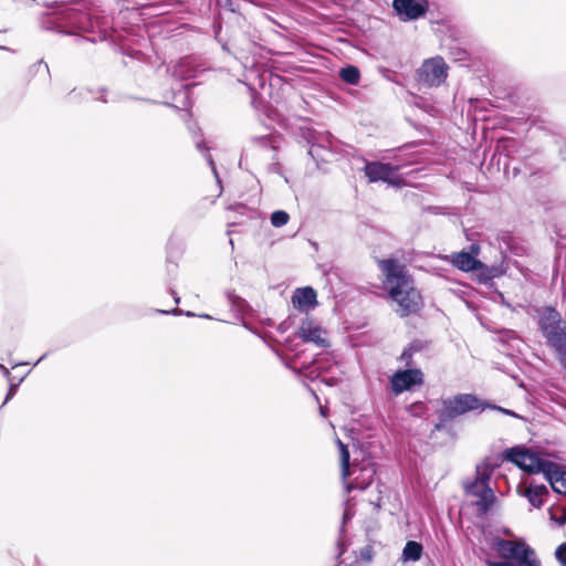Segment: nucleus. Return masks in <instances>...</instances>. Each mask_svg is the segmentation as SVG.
<instances>
[{"mask_svg":"<svg viewBox=\"0 0 566 566\" xmlns=\"http://www.w3.org/2000/svg\"><path fill=\"white\" fill-rule=\"evenodd\" d=\"M410 357H411V354L408 350H403V353L401 354V359H407Z\"/></svg>","mask_w":566,"mask_h":566,"instance_id":"26","label":"nucleus"},{"mask_svg":"<svg viewBox=\"0 0 566 566\" xmlns=\"http://www.w3.org/2000/svg\"><path fill=\"white\" fill-rule=\"evenodd\" d=\"M378 266L385 276L384 284L389 296L398 305L399 315L403 317L419 311L422 296L406 266L395 259L379 260Z\"/></svg>","mask_w":566,"mask_h":566,"instance_id":"1","label":"nucleus"},{"mask_svg":"<svg viewBox=\"0 0 566 566\" xmlns=\"http://www.w3.org/2000/svg\"><path fill=\"white\" fill-rule=\"evenodd\" d=\"M398 167L380 161L367 163L365 175L370 182L385 181L394 186H399L401 178L397 175Z\"/></svg>","mask_w":566,"mask_h":566,"instance_id":"8","label":"nucleus"},{"mask_svg":"<svg viewBox=\"0 0 566 566\" xmlns=\"http://www.w3.org/2000/svg\"><path fill=\"white\" fill-rule=\"evenodd\" d=\"M172 295H174V298H175V303H179L180 302V298L177 296L176 292L172 291Z\"/></svg>","mask_w":566,"mask_h":566,"instance_id":"29","label":"nucleus"},{"mask_svg":"<svg viewBox=\"0 0 566 566\" xmlns=\"http://www.w3.org/2000/svg\"><path fill=\"white\" fill-rule=\"evenodd\" d=\"M337 444L340 453L342 476L343 479H346L349 475L354 474L356 471L354 470L353 472H350L349 470V451L347 447L340 440H337Z\"/></svg>","mask_w":566,"mask_h":566,"instance_id":"18","label":"nucleus"},{"mask_svg":"<svg viewBox=\"0 0 566 566\" xmlns=\"http://www.w3.org/2000/svg\"><path fill=\"white\" fill-rule=\"evenodd\" d=\"M289 213L283 210H276L271 214V223L275 228L285 226L289 222Z\"/></svg>","mask_w":566,"mask_h":566,"instance_id":"20","label":"nucleus"},{"mask_svg":"<svg viewBox=\"0 0 566 566\" xmlns=\"http://www.w3.org/2000/svg\"><path fill=\"white\" fill-rule=\"evenodd\" d=\"M292 302L298 308L313 306L316 304V292L312 287L297 289Z\"/></svg>","mask_w":566,"mask_h":566,"instance_id":"14","label":"nucleus"},{"mask_svg":"<svg viewBox=\"0 0 566 566\" xmlns=\"http://www.w3.org/2000/svg\"><path fill=\"white\" fill-rule=\"evenodd\" d=\"M159 312L163 313V314H168L169 313L167 311H159Z\"/></svg>","mask_w":566,"mask_h":566,"instance_id":"36","label":"nucleus"},{"mask_svg":"<svg viewBox=\"0 0 566 566\" xmlns=\"http://www.w3.org/2000/svg\"><path fill=\"white\" fill-rule=\"evenodd\" d=\"M0 371H3L7 377H9L10 373L8 368H6L3 365L0 364Z\"/></svg>","mask_w":566,"mask_h":566,"instance_id":"27","label":"nucleus"},{"mask_svg":"<svg viewBox=\"0 0 566 566\" xmlns=\"http://www.w3.org/2000/svg\"><path fill=\"white\" fill-rule=\"evenodd\" d=\"M452 263L459 270L469 272L480 269L481 263L468 252H459L452 256Z\"/></svg>","mask_w":566,"mask_h":566,"instance_id":"15","label":"nucleus"},{"mask_svg":"<svg viewBox=\"0 0 566 566\" xmlns=\"http://www.w3.org/2000/svg\"><path fill=\"white\" fill-rule=\"evenodd\" d=\"M343 553H344V548L342 547L338 556L343 555Z\"/></svg>","mask_w":566,"mask_h":566,"instance_id":"35","label":"nucleus"},{"mask_svg":"<svg viewBox=\"0 0 566 566\" xmlns=\"http://www.w3.org/2000/svg\"><path fill=\"white\" fill-rule=\"evenodd\" d=\"M373 556H374V551H373L371 546H365L359 551V557L364 562H367V563L371 562Z\"/></svg>","mask_w":566,"mask_h":566,"instance_id":"22","label":"nucleus"},{"mask_svg":"<svg viewBox=\"0 0 566 566\" xmlns=\"http://www.w3.org/2000/svg\"><path fill=\"white\" fill-rule=\"evenodd\" d=\"M206 157H207V161L209 163V165H210V167H211V169H212L213 174H214V175H217V169H216V166H214V163H213V160H212L211 156H210V155H207Z\"/></svg>","mask_w":566,"mask_h":566,"instance_id":"24","label":"nucleus"},{"mask_svg":"<svg viewBox=\"0 0 566 566\" xmlns=\"http://www.w3.org/2000/svg\"><path fill=\"white\" fill-rule=\"evenodd\" d=\"M448 76V65L440 56L426 60L417 70L419 83L433 87L441 85Z\"/></svg>","mask_w":566,"mask_h":566,"instance_id":"7","label":"nucleus"},{"mask_svg":"<svg viewBox=\"0 0 566 566\" xmlns=\"http://www.w3.org/2000/svg\"><path fill=\"white\" fill-rule=\"evenodd\" d=\"M500 410H502V411H503V412H505V413L513 415V412H512V411H510V410H505V409H502V408H500Z\"/></svg>","mask_w":566,"mask_h":566,"instance_id":"31","label":"nucleus"},{"mask_svg":"<svg viewBox=\"0 0 566 566\" xmlns=\"http://www.w3.org/2000/svg\"><path fill=\"white\" fill-rule=\"evenodd\" d=\"M171 313H172V314H175V315H177V314H181V311H180V310H178V308H175Z\"/></svg>","mask_w":566,"mask_h":566,"instance_id":"30","label":"nucleus"},{"mask_svg":"<svg viewBox=\"0 0 566 566\" xmlns=\"http://www.w3.org/2000/svg\"><path fill=\"white\" fill-rule=\"evenodd\" d=\"M479 407V399L469 394H460L452 398L444 399L442 401V408L439 411L440 421L436 424V429L440 430L446 422L453 420L468 411L475 410Z\"/></svg>","mask_w":566,"mask_h":566,"instance_id":"4","label":"nucleus"},{"mask_svg":"<svg viewBox=\"0 0 566 566\" xmlns=\"http://www.w3.org/2000/svg\"><path fill=\"white\" fill-rule=\"evenodd\" d=\"M528 501V503L535 507L541 509L548 495V489L544 484H533L530 483L528 486L522 493Z\"/></svg>","mask_w":566,"mask_h":566,"instance_id":"13","label":"nucleus"},{"mask_svg":"<svg viewBox=\"0 0 566 566\" xmlns=\"http://www.w3.org/2000/svg\"><path fill=\"white\" fill-rule=\"evenodd\" d=\"M15 390H17V385H11L10 389L8 391V395L6 397L4 403L14 396Z\"/></svg>","mask_w":566,"mask_h":566,"instance_id":"23","label":"nucleus"},{"mask_svg":"<svg viewBox=\"0 0 566 566\" xmlns=\"http://www.w3.org/2000/svg\"><path fill=\"white\" fill-rule=\"evenodd\" d=\"M186 315H187V316H193L195 314H193V313H191V312H187V313H186Z\"/></svg>","mask_w":566,"mask_h":566,"instance_id":"33","label":"nucleus"},{"mask_svg":"<svg viewBox=\"0 0 566 566\" xmlns=\"http://www.w3.org/2000/svg\"><path fill=\"white\" fill-rule=\"evenodd\" d=\"M555 557L560 566H566V543L560 544L555 551Z\"/></svg>","mask_w":566,"mask_h":566,"instance_id":"21","label":"nucleus"},{"mask_svg":"<svg viewBox=\"0 0 566 566\" xmlns=\"http://www.w3.org/2000/svg\"><path fill=\"white\" fill-rule=\"evenodd\" d=\"M492 469L486 463L476 465L475 478L463 483L465 495L473 497L472 504L480 514H486L495 501L493 490L489 485Z\"/></svg>","mask_w":566,"mask_h":566,"instance_id":"3","label":"nucleus"},{"mask_svg":"<svg viewBox=\"0 0 566 566\" xmlns=\"http://www.w3.org/2000/svg\"><path fill=\"white\" fill-rule=\"evenodd\" d=\"M499 554L502 558L514 559L517 564L524 566H541L535 552L523 541H509L499 538L495 543Z\"/></svg>","mask_w":566,"mask_h":566,"instance_id":"5","label":"nucleus"},{"mask_svg":"<svg viewBox=\"0 0 566 566\" xmlns=\"http://www.w3.org/2000/svg\"><path fill=\"white\" fill-rule=\"evenodd\" d=\"M364 479L361 482L358 481V476H356L352 482H349L346 485V489L348 492H350L354 489L364 490L366 489L371 482L375 474V469L373 467H366L360 470Z\"/></svg>","mask_w":566,"mask_h":566,"instance_id":"16","label":"nucleus"},{"mask_svg":"<svg viewBox=\"0 0 566 566\" xmlns=\"http://www.w3.org/2000/svg\"><path fill=\"white\" fill-rule=\"evenodd\" d=\"M197 148H198L199 150H203V149H206V150H207V148L203 146V143H202V142H198V143H197Z\"/></svg>","mask_w":566,"mask_h":566,"instance_id":"28","label":"nucleus"},{"mask_svg":"<svg viewBox=\"0 0 566 566\" xmlns=\"http://www.w3.org/2000/svg\"><path fill=\"white\" fill-rule=\"evenodd\" d=\"M422 554V546L418 542L409 541L403 547L402 558L403 560H419Z\"/></svg>","mask_w":566,"mask_h":566,"instance_id":"17","label":"nucleus"},{"mask_svg":"<svg viewBox=\"0 0 566 566\" xmlns=\"http://www.w3.org/2000/svg\"><path fill=\"white\" fill-rule=\"evenodd\" d=\"M535 318L546 345L553 349L557 360L566 368V321L553 306L536 308Z\"/></svg>","mask_w":566,"mask_h":566,"instance_id":"2","label":"nucleus"},{"mask_svg":"<svg viewBox=\"0 0 566 566\" xmlns=\"http://www.w3.org/2000/svg\"><path fill=\"white\" fill-rule=\"evenodd\" d=\"M297 335L304 342H312L318 347H327L328 342L325 338V331L314 321L305 319L302 322Z\"/></svg>","mask_w":566,"mask_h":566,"instance_id":"11","label":"nucleus"},{"mask_svg":"<svg viewBox=\"0 0 566 566\" xmlns=\"http://www.w3.org/2000/svg\"><path fill=\"white\" fill-rule=\"evenodd\" d=\"M321 413L325 416V410L321 407Z\"/></svg>","mask_w":566,"mask_h":566,"instance_id":"34","label":"nucleus"},{"mask_svg":"<svg viewBox=\"0 0 566 566\" xmlns=\"http://www.w3.org/2000/svg\"><path fill=\"white\" fill-rule=\"evenodd\" d=\"M352 517V514L349 513V511H345L344 512V515H343V521L344 523L349 520Z\"/></svg>","mask_w":566,"mask_h":566,"instance_id":"25","label":"nucleus"},{"mask_svg":"<svg viewBox=\"0 0 566 566\" xmlns=\"http://www.w3.org/2000/svg\"><path fill=\"white\" fill-rule=\"evenodd\" d=\"M551 484L554 492L566 495V471L552 462L551 467L546 469L544 476Z\"/></svg>","mask_w":566,"mask_h":566,"instance_id":"12","label":"nucleus"},{"mask_svg":"<svg viewBox=\"0 0 566 566\" xmlns=\"http://www.w3.org/2000/svg\"><path fill=\"white\" fill-rule=\"evenodd\" d=\"M506 459L528 473H543L544 475L546 474V469L552 464V461L543 459L530 450L520 448L507 450Z\"/></svg>","mask_w":566,"mask_h":566,"instance_id":"6","label":"nucleus"},{"mask_svg":"<svg viewBox=\"0 0 566 566\" xmlns=\"http://www.w3.org/2000/svg\"><path fill=\"white\" fill-rule=\"evenodd\" d=\"M423 382V374L420 369H405L396 371L390 378L391 391L397 396L411 390Z\"/></svg>","mask_w":566,"mask_h":566,"instance_id":"9","label":"nucleus"},{"mask_svg":"<svg viewBox=\"0 0 566 566\" xmlns=\"http://www.w3.org/2000/svg\"><path fill=\"white\" fill-rule=\"evenodd\" d=\"M562 156L566 159V149L560 151Z\"/></svg>","mask_w":566,"mask_h":566,"instance_id":"32","label":"nucleus"},{"mask_svg":"<svg viewBox=\"0 0 566 566\" xmlns=\"http://www.w3.org/2000/svg\"><path fill=\"white\" fill-rule=\"evenodd\" d=\"M392 7L400 20L410 21L424 15L429 6L427 0H394Z\"/></svg>","mask_w":566,"mask_h":566,"instance_id":"10","label":"nucleus"},{"mask_svg":"<svg viewBox=\"0 0 566 566\" xmlns=\"http://www.w3.org/2000/svg\"><path fill=\"white\" fill-rule=\"evenodd\" d=\"M340 78L350 85H356L359 82L360 73L356 66L349 65L340 70Z\"/></svg>","mask_w":566,"mask_h":566,"instance_id":"19","label":"nucleus"}]
</instances>
